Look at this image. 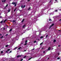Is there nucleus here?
<instances>
[{
  "mask_svg": "<svg viewBox=\"0 0 61 61\" xmlns=\"http://www.w3.org/2000/svg\"><path fill=\"white\" fill-rule=\"evenodd\" d=\"M25 25H24L23 26H22V27L23 28H25Z\"/></svg>",
  "mask_w": 61,
  "mask_h": 61,
  "instance_id": "obj_15",
  "label": "nucleus"
},
{
  "mask_svg": "<svg viewBox=\"0 0 61 61\" xmlns=\"http://www.w3.org/2000/svg\"><path fill=\"white\" fill-rule=\"evenodd\" d=\"M6 20H6V19L5 20L3 21L4 23H5V21H6Z\"/></svg>",
  "mask_w": 61,
  "mask_h": 61,
  "instance_id": "obj_18",
  "label": "nucleus"
},
{
  "mask_svg": "<svg viewBox=\"0 0 61 61\" xmlns=\"http://www.w3.org/2000/svg\"><path fill=\"white\" fill-rule=\"evenodd\" d=\"M61 19L59 20V21H61Z\"/></svg>",
  "mask_w": 61,
  "mask_h": 61,
  "instance_id": "obj_48",
  "label": "nucleus"
},
{
  "mask_svg": "<svg viewBox=\"0 0 61 61\" xmlns=\"http://www.w3.org/2000/svg\"><path fill=\"white\" fill-rule=\"evenodd\" d=\"M9 46V45H7L5 46V47H8V46Z\"/></svg>",
  "mask_w": 61,
  "mask_h": 61,
  "instance_id": "obj_10",
  "label": "nucleus"
},
{
  "mask_svg": "<svg viewBox=\"0 0 61 61\" xmlns=\"http://www.w3.org/2000/svg\"><path fill=\"white\" fill-rule=\"evenodd\" d=\"M50 49H51V47H49L48 48V50L49 51L50 50Z\"/></svg>",
  "mask_w": 61,
  "mask_h": 61,
  "instance_id": "obj_4",
  "label": "nucleus"
},
{
  "mask_svg": "<svg viewBox=\"0 0 61 61\" xmlns=\"http://www.w3.org/2000/svg\"><path fill=\"white\" fill-rule=\"evenodd\" d=\"M10 50V49H8L7 51H6V53H8V51H9Z\"/></svg>",
  "mask_w": 61,
  "mask_h": 61,
  "instance_id": "obj_2",
  "label": "nucleus"
},
{
  "mask_svg": "<svg viewBox=\"0 0 61 61\" xmlns=\"http://www.w3.org/2000/svg\"><path fill=\"white\" fill-rule=\"evenodd\" d=\"M25 5H24L23 7V8H25Z\"/></svg>",
  "mask_w": 61,
  "mask_h": 61,
  "instance_id": "obj_17",
  "label": "nucleus"
},
{
  "mask_svg": "<svg viewBox=\"0 0 61 61\" xmlns=\"http://www.w3.org/2000/svg\"><path fill=\"white\" fill-rule=\"evenodd\" d=\"M21 55H18L17 56V58H18L19 57H21Z\"/></svg>",
  "mask_w": 61,
  "mask_h": 61,
  "instance_id": "obj_3",
  "label": "nucleus"
},
{
  "mask_svg": "<svg viewBox=\"0 0 61 61\" xmlns=\"http://www.w3.org/2000/svg\"><path fill=\"white\" fill-rule=\"evenodd\" d=\"M58 55H59V53H58Z\"/></svg>",
  "mask_w": 61,
  "mask_h": 61,
  "instance_id": "obj_53",
  "label": "nucleus"
},
{
  "mask_svg": "<svg viewBox=\"0 0 61 61\" xmlns=\"http://www.w3.org/2000/svg\"><path fill=\"white\" fill-rule=\"evenodd\" d=\"M32 58V57H31V58H29V59L28 60H30Z\"/></svg>",
  "mask_w": 61,
  "mask_h": 61,
  "instance_id": "obj_9",
  "label": "nucleus"
},
{
  "mask_svg": "<svg viewBox=\"0 0 61 61\" xmlns=\"http://www.w3.org/2000/svg\"><path fill=\"white\" fill-rule=\"evenodd\" d=\"M43 37H44V36H41L40 37V38H41V39H42V38H43Z\"/></svg>",
  "mask_w": 61,
  "mask_h": 61,
  "instance_id": "obj_13",
  "label": "nucleus"
},
{
  "mask_svg": "<svg viewBox=\"0 0 61 61\" xmlns=\"http://www.w3.org/2000/svg\"><path fill=\"white\" fill-rule=\"evenodd\" d=\"M3 53V51H1V54H2V53Z\"/></svg>",
  "mask_w": 61,
  "mask_h": 61,
  "instance_id": "obj_27",
  "label": "nucleus"
},
{
  "mask_svg": "<svg viewBox=\"0 0 61 61\" xmlns=\"http://www.w3.org/2000/svg\"><path fill=\"white\" fill-rule=\"evenodd\" d=\"M55 1H57V0H55Z\"/></svg>",
  "mask_w": 61,
  "mask_h": 61,
  "instance_id": "obj_52",
  "label": "nucleus"
},
{
  "mask_svg": "<svg viewBox=\"0 0 61 61\" xmlns=\"http://www.w3.org/2000/svg\"><path fill=\"white\" fill-rule=\"evenodd\" d=\"M57 11V10H55V11L56 12Z\"/></svg>",
  "mask_w": 61,
  "mask_h": 61,
  "instance_id": "obj_44",
  "label": "nucleus"
},
{
  "mask_svg": "<svg viewBox=\"0 0 61 61\" xmlns=\"http://www.w3.org/2000/svg\"><path fill=\"white\" fill-rule=\"evenodd\" d=\"M6 1V0H2V2H4V3H5V1Z\"/></svg>",
  "mask_w": 61,
  "mask_h": 61,
  "instance_id": "obj_5",
  "label": "nucleus"
},
{
  "mask_svg": "<svg viewBox=\"0 0 61 61\" xmlns=\"http://www.w3.org/2000/svg\"><path fill=\"white\" fill-rule=\"evenodd\" d=\"M12 31V29H11L9 31V32H11Z\"/></svg>",
  "mask_w": 61,
  "mask_h": 61,
  "instance_id": "obj_7",
  "label": "nucleus"
},
{
  "mask_svg": "<svg viewBox=\"0 0 61 61\" xmlns=\"http://www.w3.org/2000/svg\"><path fill=\"white\" fill-rule=\"evenodd\" d=\"M8 5L7 4L6 5V6H5V7H7V6Z\"/></svg>",
  "mask_w": 61,
  "mask_h": 61,
  "instance_id": "obj_32",
  "label": "nucleus"
},
{
  "mask_svg": "<svg viewBox=\"0 0 61 61\" xmlns=\"http://www.w3.org/2000/svg\"><path fill=\"white\" fill-rule=\"evenodd\" d=\"M11 52H12V51H10L9 52V53H11Z\"/></svg>",
  "mask_w": 61,
  "mask_h": 61,
  "instance_id": "obj_33",
  "label": "nucleus"
},
{
  "mask_svg": "<svg viewBox=\"0 0 61 61\" xmlns=\"http://www.w3.org/2000/svg\"><path fill=\"white\" fill-rule=\"evenodd\" d=\"M6 7H5V8H6Z\"/></svg>",
  "mask_w": 61,
  "mask_h": 61,
  "instance_id": "obj_58",
  "label": "nucleus"
},
{
  "mask_svg": "<svg viewBox=\"0 0 61 61\" xmlns=\"http://www.w3.org/2000/svg\"><path fill=\"white\" fill-rule=\"evenodd\" d=\"M17 9V8H16L15 10H14V12H15V11Z\"/></svg>",
  "mask_w": 61,
  "mask_h": 61,
  "instance_id": "obj_12",
  "label": "nucleus"
},
{
  "mask_svg": "<svg viewBox=\"0 0 61 61\" xmlns=\"http://www.w3.org/2000/svg\"><path fill=\"white\" fill-rule=\"evenodd\" d=\"M6 26L8 27V26L7 25V26Z\"/></svg>",
  "mask_w": 61,
  "mask_h": 61,
  "instance_id": "obj_57",
  "label": "nucleus"
},
{
  "mask_svg": "<svg viewBox=\"0 0 61 61\" xmlns=\"http://www.w3.org/2000/svg\"><path fill=\"white\" fill-rule=\"evenodd\" d=\"M48 36V35H47L46 36V38H47V36Z\"/></svg>",
  "mask_w": 61,
  "mask_h": 61,
  "instance_id": "obj_14",
  "label": "nucleus"
},
{
  "mask_svg": "<svg viewBox=\"0 0 61 61\" xmlns=\"http://www.w3.org/2000/svg\"><path fill=\"white\" fill-rule=\"evenodd\" d=\"M59 31H60V30H59Z\"/></svg>",
  "mask_w": 61,
  "mask_h": 61,
  "instance_id": "obj_54",
  "label": "nucleus"
},
{
  "mask_svg": "<svg viewBox=\"0 0 61 61\" xmlns=\"http://www.w3.org/2000/svg\"><path fill=\"white\" fill-rule=\"evenodd\" d=\"M43 43L42 42L40 44V45H42V44H43Z\"/></svg>",
  "mask_w": 61,
  "mask_h": 61,
  "instance_id": "obj_24",
  "label": "nucleus"
},
{
  "mask_svg": "<svg viewBox=\"0 0 61 61\" xmlns=\"http://www.w3.org/2000/svg\"><path fill=\"white\" fill-rule=\"evenodd\" d=\"M49 59V58H47V59Z\"/></svg>",
  "mask_w": 61,
  "mask_h": 61,
  "instance_id": "obj_51",
  "label": "nucleus"
},
{
  "mask_svg": "<svg viewBox=\"0 0 61 61\" xmlns=\"http://www.w3.org/2000/svg\"><path fill=\"white\" fill-rule=\"evenodd\" d=\"M3 36H2V37H1V38L2 39V38H3Z\"/></svg>",
  "mask_w": 61,
  "mask_h": 61,
  "instance_id": "obj_31",
  "label": "nucleus"
},
{
  "mask_svg": "<svg viewBox=\"0 0 61 61\" xmlns=\"http://www.w3.org/2000/svg\"><path fill=\"white\" fill-rule=\"evenodd\" d=\"M21 48V47H20L18 49V50H19L20 49V48Z\"/></svg>",
  "mask_w": 61,
  "mask_h": 61,
  "instance_id": "obj_25",
  "label": "nucleus"
},
{
  "mask_svg": "<svg viewBox=\"0 0 61 61\" xmlns=\"http://www.w3.org/2000/svg\"><path fill=\"white\" fill-rule=\"evenodd\" d=\"M17 47H15L14 48L15 49H17Z\"/></svg>",
  "mask_w": 61,
  "mask_h": 61,
  "instance_id": "obj_26",
  "label": "nucleus"
},
{
  "mask_svg": "<svg viewBox=\"0 0 61 61\" xmlns=\"http://www.w3.org/2000/svg\"><path fill=\"white\" fill-rule=\"evenodd\" d=\"M60 45H59L58 46V47H60Z\"/></svg>",
  "mask_w": 61,
  "mask_h": 61,
  "instance_id": "obj_38",
  "label": "nucleus"
},
{
  "mask_svg": "<svg viewBox=\"0 0 61 61\" xmlns=\"http://www.w3.org/2000/svg\"><path fill=\"white\" fill-rule=\"evenodd\" d=\"M23 59H21L20 60V61H23Z\"/></svg>",
  "mask_w": 61,
  "mask_h": 61,
  "instance_id": "obj_23",
  "label": "nucleus"
},
{
  "mask_svg": "<svg viewBox=\"0 0 61 61\" xmlns=\"http://www.w3.org/2000/svg\"><path fill=\"white\" fill-rule=\"evenodd\" d=\"M52 26L51 25L50 26V27H49V29H50V28H51V27H52Z\"/></svg>",
  "mask_w": 61,
  "mask_h": 61,
  "instance_id": "obj_16",
  "label": "nucleus"
},
{
  "mask_svg": "<svg viewBox=\"0 0 61 61\" xmlns=\"http://www.w3.org/2000/svg\"><path fill=\"white\" fill-rule=\"evenodd\" d=\"M34 43H36V41H34Z\"/></svg>",
  "mask_w": 61,
  "mask_h": 61,
  "instance_id": "obj_21",
  "label": "nucleus"
},
{
  "mask_svg": "<svg viewBox=\"0 0 61 61\" xmlns=\"http://www.w3.org/2000/svg\"><path fill=\"white\" fill-rule=\"evenodd\" d=\"M45 53V51H43V53L44 54V53Z\"/></svg>",
  "mask_w": 61,
  "mask_h": 61,
  "instance_id": "obj_40",
  "label": "nucleus"
},
{
  "mask_svg": "<svg viewBox=\"0 0 61 61\" xmlns=\"http://www.w3.org/2000/svg\"><path fill=\"white\" fill-rule=\"evenodd\" d=\"M27 40H26V41H25V43H27Z\"/></svg>",
  "mask_w": 61,
  "mask_h": 61,
  "instance_id": "obj_19",
  "label": "nucleus"
},
{
  "mask_svg": "<svg viewBox=\"0 0 61 61\" xmlns=\"http://www.w3.org/2000/svg\"><path fill=\"white\" fill-rule=\"evenodd\" d=\"M51 2V0L50 1V2Z\"/></svg>",
  "mask_w": 61,
  "mask_h": 61,
  "instance_id": "obj_50",
  "label": "nucleus"
},
{
  "mask_svg": "<svg viewBox=\"0 0 61 61\" xmlns=\"http://www.w3.org/2000/svg\"><path fill=\"white\" fill-rule=\"evenodd\" d=\"M2 35H1V34H0V36H1Z\"/></svg>",
  "mask_w": 61,
  "mask_h": 61,
  "instance_id": "obj_49",
  "label": "nucleus"
},
{
  "mask_svg": "<svg viewBox=\"0 0 61 61\" xmlns=\"http://www.w3.org/2000/svg\"><path fill=\"white\" fill-rule=\"evenodd\" d=\"M2 16H0V18H2Z\"/></svg>",
  "mask_w": 61,
  "mask_h": 61,
  "instance_id": "obj_41",
  "label": "nucleus"
},
{
  "mask_svg": "<svg viewBox=\"0 0 61 61\" xmlns=\"http://www.w3.org/2000/svg\"><path fill=\"white\" fill-rule=\"evenodd\" d=\"M30 8H29V9H28V10H30Z\"/></svg>",
  "mask_w": 61,
  "mask_h": 61,
  "instance_id": "obj_36",
  "label": "nucleus"
},
{
  "mask_svg": "<svg viewBox=\"0 0 61 61\" xmlns=\"http://www.w3.org/2000/svg\"><path fill=\"white\" fill-rule=\"evenodd\" d=\"M57 59H60V58L58 57L57 58Z\"/></svg>",
  "mask_w": 61,
  "mask_h": 61,
  "instance_id": "obj_29",
  "label": "nucleus"
},
{
  "mask_svg": "<svg viewBox=\"0 0 61 61\" xmlns=\"http://www.w3.org/2000/svg\"><path fill=\"white\" fill-rule=\"evenodd\" d=\"M8 35V34H6V36H7Z\"/></svg>",
  "mask_w": 61,
  "mask_h": 61,
  "instance_id": "obj_43",
  "label": "nucleus"
},
{
  "mask_svg": "<svg viewBox=\"0 0 61 61\" xmlns=\"http://www.w3.org/2000/svg\"><path fill=\"white\" fill-rule=\"evenodd\" d=\"M30 1V0H28V2H29V1Z\"/></svg>",
  "mask_w": 61,
  "mask_h": 61,
  "instance_id": "obj_42",
  "label": "nucleus"
},
{
  "mask_svg": "<svg viewBox=\"0 0 61 61\" xmlns=\"http://www.w3.org/2000/svg\"><path fill=\"white\" fill-rule=\"evenodd\" d=\"M54 23H52L51 25V26H54Z\"/></svg>",
  "mask_w": 61,
  "mask_h": 61,
  "instance_id": "obj_6",
  "label": "nucleus"
},
{
  "mask_svg": "<svg viewBox=\"0 0 61 61\" xmlns=\"http://www.w3.org/2000/svg\"><path fill=\"white\" fill-rule=\"evenodd\" d=\"M56 41L55 40H54V41H53V43H55V42H56Z\"/></svg>",
  "mask_w": 61,
  "mask_h": 61,
  "instance_id": "obj_8",
  "label": "nucleus"
},
{
  "mask_svg": "<svg viewBox=\"0 0 61 61\" xmlns=\"http://www.w3.org/2000/svg\"><path fill=\"white\" fill-rule=\"evenodd\" d=\"M12 4H13V5H15V7L16 6V2H13L12 3Z\"/></svg>",
  "mask_w": 61,
  "mask_h": 61,
  "instance_id": "obj_1",
  "label": "nucleus"
},
{
  "mask_svg": "<svg viewBox=\"0 0 61 61\" xmlns=\"http://www.w3.org/2000/svg\"><path fill=\"white\" fill-rule=\"evenodd\" d=\"M44 49V48H42L41 49Z\"/></svg>",
  "mask_w": 61,
  "mask_h": 61,
  "instance_id": "obj_46",
  "label": "nucleus"
},
{
  "mask_svg": "<svg viewBox=\"0 0 61 61\" xmlns=\"http://www.w3.org/2000/svg\"><path fill=\"white\" fill-rule=\"evenodd\" d=\"M35 49V48H33V49L32 50H34Z\"/></svg>",
  "mask_w": 61,
  "mask_h": 61,
  "instance_id": "obj_39",
  "label": "nucleus"
},
{
  "mask_svg": "<svg viewBox=\"0 0 61 61\" xmlns=\"http://www.w3.org/2000/svg\"><path fill=\"white\" fill-rule=\"evenodd\" d=\"M10 10H8V12H10Z\"/></svg>",
  "mask_w": 61,
  "mask_h": 61,
  "instance_id": "obj_28",
  "label": "nucleus"
},
{
  "mask_svg": "<svg viewBox=\"0 0 61 61\" xmlns=\"http://www.w3.org/2000/svg\"><path fill=\"white\" fill-rule=\"evenodd\" d=\"M24 20H25V19H23V20H22V23H23V22L24 21Z\"/></svg>",
  "mask_w": 61,
  "mask_h": 61,
  "instance_id": "obj_11",
  "label": "nucleus"
},
{
  "mask_svg": "<svg viewBox=\"0 0 61 61\" xmlns=\"http://www.w3.org/2000/svg\"><path fill=\"white\" fill-rule=\"evenodd\" d=\"M27 45V43H25V44H24V45Z\"/></svg>",
  "mask_w": 61,
  "mask_h": 61,
  "instance_id": "obj_37",
  "label": "nucleus"
},
{
  "mask_svg": "<svg viewBox=\"0 0 61 61\" xmlns=\"http://www.w3.org/2000/svg\"><path fill=\"white\" fill-rule=\"evenodd\" d=\"M21 10H20V11H21Z\"/></svg>",
  "mask_w": 61,
  "mask_h": 61,
  "instance_id": "obj_55",
  "label": "nucleus"
},
{
  "mask_svg": "<svg viewBox=\"0 0 61 61\" xmlns=\"http://www.w3.org/2000/svg\"><path fill=\"white\" fill-rule=\"evenodd\" d=\"M49 20L50 21H51V19H49Z\"/></svg>",
  "mask_w": 61,
  "mask_h": 61,
  "instance_id": "obj_34",
  "label": "nucleus"
},
{
  "mask_svg": "<svg viewBox=\"0 0 61 61\" xmlns=\"http://www.w3.org/2000/svg\"><path fill=\"white\" fill-rule=\"evenodd\" d=\"M26 51V50H25V51Z\"/></svg>",
  "mask_w": 61,
  "mask_h": 61,
  "instance_id": "obj_47",
  "label": "nucleus"
},
{
  "mask_svg": "<svg viewBox=\"0 0 61 61\" xmlns=\"http://www.w3.org/2000/svg\"><path fill=\"white\" fill-rule=\"evenodd\" d=\"M23 5H22L21 6V7L22 8H23Z\"/></svg>",
  "mask_w": 61,
  "mask_h": 61,
  "instance_id": "obj_35",
  "label": "nucleus"
},
{
  "mask_svg": "<svg viewBox=\"0 0 61 61\" xmlns=\"http://www.w3.org/2000/svg\"><path fill=\"white\" fill-rule=\"evenodd\" d=\"M38 40H39V39H38Z\"/></svg>",
  "mask_w": 61,
  "mask_h": 61,
  "instance_id": "obj_56",
  "label": "nucleus"
},
{
  "mask_svg": "<svg viewBox=\"0 0 61 61\" xmlns=\"http://www.w3.org/2000/svg\"><path fill=\"white\" fill-rule=\"evenodd\" d=\"M3 21H2L0 22V23H1V24H2V23H3Z\"/></svg>",
  "mask_w": 61,
  "mask_h": 61,
  "instance_id": "obj_20",
  "label": "nucleus"
},
{
  "mask_svg": "<svg viewBox=\"0 0 61 61\" xmlns=\"http://www.w3.org/2000/svg\"><path fill=\"white\" fill-rule=\"evenodd\" d=\"M3 29V30H5V28H4Z\"/></svg>",
  "mask_w": 61,
  "mask_h": 61,
  "instance_id": "obj_45",
  "label": "nucleus"
},
{
  "mask_svg": "<svg viewBox=\"0 0 61 61\" xmlns=\"http://www.w3.org/2000/svg\"><path fill=\"white\" fill-rule=\"evenodd\" d=\"M15 20H13V22H15Z\"/></svg>",
  "mask_w": 61,
  "mask_h": 61,
  "instance_id": "obj_30",
  "label": "nucleus"
},
{
  "mask_svg": "<svg viewBox=\"0 0 61 61\" xmlns=\"http://www.w3.org/2000/svg\"><path fill=\"white\" fill-rule=\"evenodd\" d=\"M26 56H25L23 57L24 58H25V57H26Z\"/></svg>",
  "mask_w": 61,
  "mask_h": 61,
  "instance_id": "obj_22",
  "label": "nucleus"
}]
</instances>
